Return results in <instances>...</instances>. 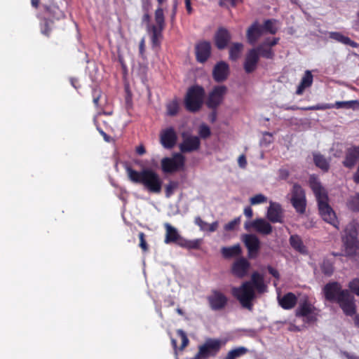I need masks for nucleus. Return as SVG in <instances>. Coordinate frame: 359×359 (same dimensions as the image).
I'll use <instances>...</instances> for the list:
<instances>
[{"instance_id":"473e14b6","label":"nucleus","mask_w":359,"mask_h":359,"mask_svg":"<svg viewBox=\"0 0 359 359\" xmlns=\"http://www.w3.org/2000/svg\"><path fill=\"white\" fill-rule=\"evenodd\" d=\"M313 156L316 165L323 171H327L330 168L329 161L320 153H313Z\"/></svg>"},{"instance_id":"c85d7f7f","label":"nucleus","mask_w":359,"mask_h":359,"mask_svg":"<svg viewBox=\"0 0 359 359\" xmlns=\"http://www.w3.org/2000/svg\"><path fill=\"white\" fill-rule=\"evenodd\" d=\"M297 297L292 292L285 294L283 297L278 298L279 304L284 309H291L297 304Z\"/></svg>"},{"instance_id":"09e8293b","label":"nucleus","mask_w":359,"mask_h":359,"mask_svg":"<svg viewBox=\"0 0 359 359\" xmlns=\"http://www.w3.org/2000/svg\"><path fill=\"white\" fill-rule=\"evenodd\" d=\"M198 133L200 137L204 139L208 137L211 134L210 128L205 124L200 126Z\"/></svg>"},{"instance_id":"052dcab7","label":"nucleus","mask_w":359,"mask_h":359,"mask_svg":"<svg viewBox=\"0 0 359 359\" xmlns=\"http://www.w3.org/2000/svg\"><path fill=\"white\" fill-rule=\"evenodd\" d=\"M268 271H269V273L271 274L274 278H276V279L279 278L280 274L276 269L273 268L271 266H269Z\"/></svg>"},{"instance_id":"680f3d73","label":"nucleus","mask_w":359,"mask_h":359,"mask_svg":"<svg viewBox=\"0 0 359 359\" xmlns=\"http://www.w3.org/2000/svg\"><path fill=\"white\" fill-rule=\"evenodd\" d=\"M50 32V29L48 27V22L46 20L44 24L41 26V33L44 35L48 36Z\"/></svg>"},{"instance_id":"c756f323","label":"nucleus","mask_w":359,"mask_h":359,"mask_svg":"<svg viewBox=\"0 0 359 359\" xmlns=\"http://www.w3.org/2000/svg\"><path fill=\"white\" fill-rule=\"evenodd\" d=\"M164 28L155 25H147V31L151 34V43L153 46H158L162 38V31Z\"/></svg>"},{"instance_id":"4d7b16f0","label":"nucleus","mask_w":359,"mask_h":359,"mask_svg":"<svg viewBox=\"0 0 359 359\" xmlns=\"http://www.w3.org/2000/svg\"><path fill=\"white\" fill-rule=\"evenodd\" d=\"M272 142V135L269 133H264L263 139L261 141V144H268Z\"/></svg>"},{"instance_id":"13d9d810","label":"nucleus","mask_w":359,"mask_h":359,"mask_svg":"<svg viewBox=\"0 0 359 359\" xmlns=\"http://www.w3.org/2000/svg\"><path fill=\"white\" fill-rule=\"evenodd\" d=\"M238 163L241 168H245L247 165L246 158L244 155H241L238 159Z\"/></svg>"},{"instance_id":"9d476101","label":"nucleus","mask_w":359,"mask_h":359,"mask_svg":"<svg viewBox=\"0 0 359 359\" xmlns=\"http://www.w3.org/2000/svg\"><path fill=\"white\" fill-rule=\"evenodd\" d=\"M227 92V88L224 86H217L213 88L209 93L206 104L210 109H215L223 101L224 97Z\"/></svg>"},{"instance_id":"4468645a","label":"nucleus","mask_w":359,"mask_h":359,"mask_svg":"<svg viewBox=\"0 0 359 359\" xmlns=\"http://www.w3.org/2000/svg\"><path fill=\"white\" fill-rule=\"evenodd\" d=\"M183 141L179 147L182 152H191L199 149L201 141L198 137L193 135H185L183 134Z\"/></svg>"},{"instance_id":"a211bd4d","label":"nucleus","mask_w":359,"mask_h":359,"mask_svg":"<svg viewBox=\"0 0 359 359\" xmlns=\"http://www.w3.org/2000/svg\"><path fill=\"white\" fill-rule=\"evenodd\" d=\"M243 241L248 250L250 257L257 254L260 248V241L255 234H245L243 236Z\"/></svg>"},{"instance_id":"f704fd0d","label":"nucleus","mask_w":359,"mask_h":359,"mask_svg":"<svg viewBox=\"0 0 359 359\" xmlns=\"http://www.w3.org/2000/svg\"><path fill=\"white\" fill-rule=\"evenodd\" d=\"M277 23L278 21L276 20H266L264 22L263 25H261V27H263V31L264 33L274 34L278 31Z\"/></svg>"},{"instance_id":"3c124183","label":"nucleus","mask_w":359,"mask_h":359,"mask_svg":"<svg viewBox=\"0 0 359 359\" xmlns=\"http://www.w3.org/2000/svg\"><path fill=\"white\" fill-rule=\"evenodd\" d=\"M350 290L359 296V278H355L348 284Z\"/></svg>"},{"instance_id":"774afa93","label":"nucleus","mask_w":359,"mask_h":359,"mask_svg":"<svg viewBox=\"0 0 359 359\" xmlns=\"http://www.w3.org/2000/svg\"><path fill=\"white\" fill-rule=\"evenodd\" d=\"M144 50V39H142L140 43V52L141 54L143 53Z\"/></svg>"},{"instance_id":"37998d69","label":"nucleus","mask_w":359,"mask_h":359,"mask_svg":"<svg viewBox=\"0 0 359 359\" xmlns=\"http://www.w3.org/2000/svg\"><path fill=\"white\" fill-rule=\"evenodd\" d=\"M167 114L170 116H175L179 110V102L177 100H173L166 105Z\"/></svg>"},{"instance_id":"de8ad7c7","label":"nucleus","mask_w":359,"mask_h":359,"mask_svg":"<svg viewBox=\"0 0 359 359\" xmlns=\"http://www.w3.org/2000/svg\"><path fill=\"white\" fill-rule=\"evenodd\" d=\"M321 269L325 275H331L333 272V266L332 263L327 260L323 261L321 265Z\"/></svg>"},{"instance_id":"aec40b11","label":"nucleus","mask_w":359,"mask_h":359,"mask_svg":"<svg viewBox=\"0 0 359 359\" xmlns=\"http://www.w3.org/2000/svg\"><path fill=\"white\" fill-rule=\"evenodd\" d=\"M229 74V67L224 61L217 62L213 68L212 76L217 82H222L226 80Z\"/></svg>"},{"instance_id":"c9c22d12","label":"nucleus","mask_w":359,"mask_h":359,"mask_svg":"<svg viewBox=\"0 0 359 359\" xmlns=\"http://www.w3.org/2000/svg\"><path fill=\"white\" fill-rule=\"evenodd\" d=\"M221 252L224 257L230 258L238 255L241 252V250L239 245H235L231 247H224Z\"/></svg>"},{"instance_id":"cd10ccee","label":"nucleus","mask_w":359,"mask_h":359,"mask_svg":"<svg viewBox=\"0 0 359 359\" xmlns=\"http://www.w3.org/2000/svg\"><path fill=\"white\" fill-rule=\"evenodd\" d=\"M329 37L336 41L341 43L344 45H348L353 48L359 47V44L352 41L349 37L343 35L338 32H331L329 33Z\"/></svg>"},{"instance_id":"f03ea898","label":"nucleus","mask_w":359,"mask_h":359,"mask_svg":"<svg viewBox=\"0 0 359 359\" xmlns=\"http://www.w3.org/2000/svg\"><path fill=\"white\" fill-rule=\"evenodd\" d=\"M126 170L131 182L142 184L149 193L158 194L161 192L163 180L154 170L147 168L138 172L128 165L126 166Z\"/></svg>"},{"instance_id":"ddd939ff","label":"nucleus","mask_w":359,"mask_h":359,"mask_svg":"<svg viewBox=\"0 0 359 359\" xmlns=\"http://www.w3.org/2000/svg\"><path fill=\"white\" fill-rule=\"evenodd\" d=\"M354 298L348 290H345L337 303L347 316H353L355 312Z\"/></svg>"},{"instance_id":"5701e85b","label":"nucleus","mask_w":359,"mask_h":359,"mask_svg":"<svg viewBox=\"0 0 359 359\" xmlns=\"http://www.w3.org/2000/svg\"><path fill=\"white\" fill-rule=\"evenodd\" d=\"M211 45L210 42L201 41L196 46V55L197 61L203 63L210 55Z\"/></svg>"},{"instance_id":"2f4dec72","label":"nucleus","mask_w":359,"mask_h":359,"mask_svg":"<svg viewBox=\"0 0 359 359\" xmlns=\"http://www.w3.org/2000/svg\"><path fill=\"white\" fill-rule=\"evenodd\" d=\"M194 223L198 226L200 229L203 231L214 232L219 226V222L217 221L212 224H208L203 221L200 217H195Z\"/></svg>"},{"instance_id":"5fc2aeb1","label":"nucleus","mask_w":359,"mask_h":359,"mask_svg":"<svg viewBox=\"0 0 359 359\" xmlns=\"http://www.w3.org/2000/svg\"><path fill=\"white\" fill-rule=\"evenodd\" d=\"M139 238H140V248L144 250H147V244L146 243V241L144 239V234L142 232H140L139 233Z\"/></svg>"},{"instance_id":"864d4df0","label":"nucleus","mask_w":359,"mask_h":359,"mask_svg":"<svg viewBox=\"0 0 359 359\" xmlns=\"http://www.w3.org/2000/svg\"><path fill=\"white\" fill-rule=\"evenodd\" d=\"M279 40L280 39L276 37L272 39L267 38L264 41V44H266L268 46L272 48L273 46H276L278 43Z\"/></svg>"},{"instance_id":"39448f33","label":"nucleus","mask_w":359,"mask_h":359,"mask_svg":"<svg viewBox=\"0 0 359 359\" xmlns=\"http://www.w3.org/2000/svg\"><path fill=\"white\" fill-rule=\"evenodd\" d=\"M319 311L309 301L306 296L300 300L296 311V316L302 317L306 323H313L317 320Z\"/></svg>"},{"instance_id":"6e6d98bb","label":"nucleus","mask_w":359,"mask_h":359,"mask_svg":"<svg viewBox=\"0 0 359 359\" xmlns=\"http://www.w3.org/2000/svg\"><path fill=\"white\" fill-rule=\"evenodd\" d=\"M290 175V172L286 168H280L278 170V178L280 180H286Z\"/></svg>"},{"instance_id":"393cba45","label":"nucleus","mask_w":359,"mask_h":359,"mask_svg":"<svg viewBox=\"0 0 359 359\" xmlns=\"http://www.w3.org/2000/svg\"><path fill=\"white\" fill-rule=\"evenodd\" d=\"M359 160V147L348 148L346 153L343 165L346 168H352Z\"/></svg>"},{"instance_id":"e433bc0d","label":"nucleus","mask_w":359,"mask_h":359,"mask_svg":"<svg viewBox=\"0 0 359 359\" xmlns=\"http://www.w3.org/2000/svg\"><path fill=\"white\" fill-rule=\"evenodd\" d=\"M203 240L201 238H197L194 240H187L183 238L180 243V246L187 248L189 250L198 249L202 243Z\"/></svg>"},{"instance_id":"7ed1b4c3","label":"nucleus","mask_w":359,"mask_h":359,"mask_svg":"<svg viewBox=\"0 0 359 359\" xmlns=\"http://www.w3.org/2000/svg\"><path fill=\"white\" fill-rule=\"evenodd\" d=\"M310 186L316 198L320 215L323 219L339 229V222L335 212L328 203L327 194L316 177H311Z\"/></svg>"},{"instance_id":"412c9836","label":"nucleus","mask_w":359,"mask_h":359,"mask_svg":"<svg viewBox=\"0 0 359 359\" xmlns=\"http://www.w3.org/2000/svg\"><path fill=\"white\" fill-rule=\"evenodd\" d=\"M164 227L165 229L164 243L165 244L175 243L180 245L181 240H183L184 238L180 234L177 229L169 223L164 224Z\"/></svg>"},{"instance_id":"4be33fe9","label":"nucleus","mask_w":359,"mask_h":359,"mask_svg":"<svg viewBox=\"0 0 359 359\" xmlns=\"http://www.w3.org/2000/svg\"><path fill=\"white\" fill-rule=\"evenodd\" d=\"M264 34L263 27H261V25L255 22L247 30L246 38L248 42L251 45L255 44Z\"/></svg>"},{"instance_id":"e2e57ef3","label":"nucleus","mask_w":359,"mask_h":359,"mask_svg":"<svg viewBox=\"0 0 359 359\" xmlns=\"http://www.w3.org/2000/svg\"><path fill=\"white\" fill-rule=\"evenodd\" d=\"M244 215L248 217V218H251L253 215V212H252V210L250 207H246L244 209Z\"/></svg>"},{"instance_id":"423d86ee","label":"nucleus","mask_w":359,"mask_h":359,"mask_svg":"<svg viewBox=\"0 0 359 359\" xmlns=\"http://www.w3.org/2000/svg\"><path fill=\"white\" fill-rule=\"evenodd\" d=\"M205 92L202 87L195 86L190 88L185 97V106L190 111H196L202 106Z\"/></svg>"},{"instance_id":"69168bd1","label":"nucleus","mask_w":359,"mask_h":359,"mask_svg":"<svg viewBox=\"0 0 359 359\" xmlns=\"http://www.w3.org/2000/svg\"><path fill=\"white\" fill-rule=\"evenodd\" d=\"M136 151L139 155H143L146 152L145 149L143 146H140L137 147Z\"/></svg>"},{"instance_id":"49530a36","label":"nucleus","mask_w":359,"mask_h":359,"mask_svg":"<svg viewBox=\"0 0 359 359\" xmlns=\"http://www.w3.org/2000/svg\"><path fill=\"white\" fill-rule=\"evenodd\" d=\"M334 108V105L332 104H318L316 105L310 106L308 107L303 108L304 110H325L328 109Z\"/></svg>"},{"instance_id":"f257e3e1","label":"nucleus","mask_w":359,"mask_h":359,"mask_svg":"<svg viewBox=\"0 0 359 359\" xmlns=\"http://www.w3.org/2000/svg\"><path fill=\"white\" fill-rule=\"evenodd\" d=\"M267 291V285L264 277L257 272H254L248 281L244 282L240 287H233L232 293L239 301L243 307L252 310V302L256 298V292L263 294Z\"/></svg>"},{"instance_id":"bb28decb","label":"nucleus","mask_w":359,"mask_h":359,"mask_svg":"<svg viewBox=\"0 0 359 359\" xmlns=\"http://www.w3.org/2000/svg\"><path fill=\"white\" fill-rule=\"evenodd\" d=\"M313 81V76L311 74V72L306 70L304 72V74L301 79V82L297 87L296 94L298 95H302L306 88L310 87L312 85Z\"/></svg>"},{"instance_id":"6e6552de","label":"nucleus","mask_w":359,"mask_h":359,"mask_svg":"<svg viewBox=\"0 0 359 359\" xmlns=\"http://www.w3.org/2000/svg\"><path fill=\"white\" fill-rule=\"evenodd\" d=\"M244 228L247 231L254 229L257 233L262 235H269L273 231V227L270 223L263 218L247 221L244 224Z\"/></svg>"},{"instance_id":"72a5a7b5","label":"nucleus","mask_w":359,"mask_h":359,"mask_svg":"<svg viewBox=\"0 0 359 359\" xmlns=\"http://www.w3.org/2000/svg\"><path fill=\"white\" fill-rule=\"evenodd\" d=\"M254 49H257V53H258L259 56L266 59H272L274 56V53L272 48L268 46L266 44H264V41L257 48H254Z\"/></svg>"},{"instance_id":"79ce46f5","label":"nucleus","mask_w":359,"mask_h":359,"mask_svg":"<svg viewBox=\"0 0 359 359\" xmlns=\"http://www.w3.org/2000/svg\"><path fill=\"white\" fill-rule=\"evenodd\" d=\"M155 21L156 23V25L155 26L164 28L165 18H164L163 11L161 7H158L155 11Z\"/></svg>"},{"instance_id":"f8f14e48","label":"nucleus","mask_w":359,"mask_h":359,"mask_svg":"<svg viewBox=\"0 0 359 359\" xmlns=\"http://www.w3.org/2000/svg\"><path fill=\"white\" fill-rule=\"evenodd\" d=\"M345 290L341 289L339 283L333 282L329 283L324 286L323 294L327 300L337 302Z\"/></svg>"},{"instance_id":"2eb2a0df","label":"nucleus","mask_w":359,"mask_h":359,"mask_svg":"<svg viewBox=\"0 0 359 359\" xmlns=\"http://www.w3.org/2000/svg\"><path fill=\"white\" fill-rule=\"evenodd\" d=\"M266 218L272 223L283 222V211L281 205L276 202L270 201L267 209Z\"/></svg>"},{"instance_id":"338daca9","label":"nucleus","mask_w":359,"mask_h":359,"mask_svg":"<svg viewBox=\"0 0 359 359\" xmlns=\"http://www.w3.org/2000/svg\"><path fill=\"white\" fill-rule=\"evenodd\" d=\"M100 133L103 136L105 141L109 142V137L101 129L97 128Z\"/></svg>"},{"instance_id":"9b49d317","label":"nucleus","mask_w":359,"mask_h":359,"mask_svg":"<svg viewBox=\"0 0 359 359\" xmlns=\"http://www.w3.org/2000/svg\"><path fill=\"white\" fill-rule=\"evenodd\" d=\"M292 203L296 210L299 213H304L306 208L305 193L303 189L295 184L292 188Z\"/></svg>"},{"instance_id":"a19ab883","label":"nucleus","mask_w":359,"mask_h":359,"mask_svg":"<svg viewBox=\"0 0 359 359\" xmlns=\"http://www.w3.org/2000/svg\"><path fill=\"white\" fill-rule=\"evenodd\" d=\"M348 209L353 212H359V194L351 196L346 203Z\"/></svg>"},{"instance_id":"8fccbe9b","label":"nucleus","mask_w":359,"mask_h":359,"mask_svg":"<svg viewBox=\"0 0 359 359\" xmlns=\"http://www.w3.org/2000/svg\"><path fill=\"white\" fill-rule=\"evenodd\" d=\"M177 332L182 339V346L180 349L183 350L188 345L189 339L187 338L186 333L182 330H177Z\"/></svg>"},{"instance_id":"0e129e2a","label":"nucleus","mask_w":359,"mask_h":359,"mask_svg":"<svg viewBox=\"0 0 359 359\" xmlns=\"http://www.w3.org/2000/svg\"><path fill=\"white\" fill-rule=\"evenodd\" d=\"M185 6L187 11L189 13H191L192 11V8L191 6V0H185Z\"/></svg>"},{"instance_id":"58836bf2","label":"nucleus","mask_w":359,"mask_h":359,"mask_svg":"<svg viewBox=\"0 0 359 359\" xmlns=\"http://www.w3.org/2000/svg\"><path fill=\"white\" fill-rule=\"evenodd\" d=\"M243 45L241 43H234L229 49V58L231 60H236L241 55Z\"/></svg>"},{"instance_id":"c03bdc74","label":"nucleus","mask_w":359,"mask_h":359,"mask_svg":"<svg viewBox=\"0 0 359 359\" xmlns=\"http://www.w3.org/2000/svg\"><path fill=\"white\" fill-rule=\"evenodd\" d=\"M267 197L262 194H258L250 198L251 205H259L267 202Z\"/></svg>"},{"instance_id":"6ab92c4d","label":"nucleus","mask_w":359,"mask_h":359,"mask_svg":"<svg viewBox=\"0 0 359 359\" xmlns=\"http://www.w3.org/2000/svg\"><path fill=\"white\" fill-rule=\"evenodd\" d=\"M259 59V55L257 53V49L252 48L246 54L244 62V69L247 73L252 72L257 68V65Z\"/></svg>"},{"instance_id":"ea45409f","label":"nucleus","mask_w":359,"mask_h":359,"mask_svg":"<svg viewBox=\"0 0 359 359\" xmlns=\"http://www.w3.org/2000/svg\"><path fill=\"white\" fill-rule=\"evenodd\" d=\"M332 104L334 105V107L337 109L345 108L354 109L359 107V102L357 100L337 101Z\"/></svg>"},{"instance_id":"7c9ffc66","label":"nucleus","mask_w":359,"mask_h":359,"mask_svg":"<svg viewBox=\"0 0 359 359\" xmlns=\"http://www.w3.org/2000/svg\"><path fill=\"white\" fill-rule=\"evenodd\" d=\"M290 244L297 252L301 254L306 255L308 250L306 247L304 245L301 237L298 235H292L290 237Z\"/></svg>"},{"instance_id":"20e7f679","label":"nucleus","mask_w":359,"mask_h":359,"mask_svg":"<svg viewBox=\"0 0 359 359\" xmlns=\"http://www.w3.org/2000/svg\"><path fill=\"white\" fill-rule=\"evenodd\" d=\"M345 252L354 255L359 252V224L353 220L346 226L342 235Z\"/></svg>"},{"instance_id":"603ef678","label":"nucleus","mask_w":359,"mask_h":359,"mask_svg":"<svg viewBox=\"0 0 359 359\" xmlns=\"http://www.w3.org/2000/svg\"><path fill=\"white\" fill-rule=\"evenodd\" d=\"M241 222L240 217H236L234 219L231 220L229 223L226 224L224 226V229L226 231H231L233 230L238 224H239Z\"/></svg>"},{"instance_id":"a18cd8bd","label":"nucleus","mask_w":359,"mask_h":359,"mask_svg":"<svg viewBox=\"0 0 359 359\" xmlns=\"http://www.w3.org/2000/svg\"><path fill=\"white\" fill-rule=\"evenodd\" d=\"M178 183L175 181L169 182L165 187V197L170 198L177 189Z\"/></svg>"},{"instance_id":"4c0bfd02","label":"nucleus","mask_w":359,"mask_h":359,"mask_svg":"<svg viewBox=\"0 0 359 359\" xmlns=\"http://www.w3.org/2000/svg\"><path fill=\"white\" fill-rule=\"evenodd\" d=\"M248 352V348L244 346H240L229 351L224 359H236Z\"/></svg>"},{"instance_id":"1a4fd4ad","label":"nucleus","mask_w":359,"mask_h":359,"mask_svg":"<svg viewBox=\"0 0 359 359\" xmlns=\"http://www.w3.org/2000/svg\"><path fill=\"white\" fill-rule=\"evenodd\" d=\"M222 347V341L219 339H208L205 343L198 347L200 354L203 355V358L215 357Z\"/></svg>"},{"instance_id":"b1692460","label":"nucleus","mask_w":359,"mask_h":359,"mask_svg":"<svg viewBox=\"0 0 359 359\" xmlns=\"http://www.w3.org/2000/svg\"><path fill=\"white\" fill-rule=\"evenodd\" d=\"M250 264L245 258L237 259L232 266V273L237 277H244L249 269Z\"/></svg>"},{"instance_id":"0eeeda50","label":"nucleus","mask_w":359,"mask_h":359,"mask_svg":"<svg viewBox=\"0 0 359 359\" xmlns=\"http://www.w3.org/2000/svg\"><path fill=\"white\" fill-rule=\"evenodd\" d=\"M185 158L180 153H175L172 157H165L161 160V168L165 173H172L182 169Z\"/></svg>"},{"instance_id":"a878e982","label":"nucleus","mask_w":359,"mask_h":359,"mask_svg":"<svg viewBox=\"0 0 359 359\" xmlns=\"http://www.w3.org/2000/svg\"><path fill=\"white\" fill-rule=\"evenodd\" d=\"M231 39V34L227 29L219 28L215 34V44L219 49H224Z\"/></svg>"},{"instance_id":"dca6fc26","label":"nucleus","mask_w":359,"mask_h":359,"mask_svg":"<svg viewBox=\"0 0 359 359\" xmlns=\"http://www.w3.org/2000/svg\"><path fill=\"white\" fill-rule=\"evenodd\" d=\"M177 138V134L172 127L163 130L160 134L161 143L166 149L172 148L176 144Z\"/></svg>"},{"instance_id":"f3484780","label":"nucleus","mask_w":359,"mask_h":359,"mask_svg":"<svg viewBox=\"0 0 359 359\" xmlns=\"http://www.w3.org/2000/svg\"><path fill=\"white\" fill-rule=\"evenodd\" d=\"M210 306L212 310H220L223 309L226 303L227 298L222 292L218 291H213L208 297Z\"/></svg>"},{"instance_id":"bf43d9fd","label":"nucleus","mask_w":359,"mask_h":359,"mask_svg":"<svg viewBox=\"0 0 359 359\" xmlns=\"http://www.w3.org/2000/svg\"><path fill=\"white\" fill-rule=\"evenodd\" d=\"M241 0H219L220 6H225L227 4H230L231 6H235L239 3Z\"/></svg>"}]
</instances>
